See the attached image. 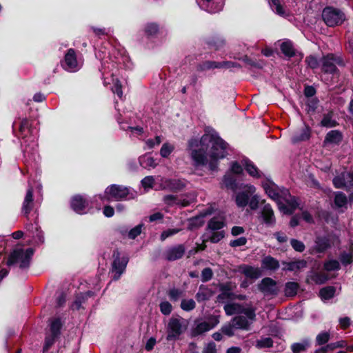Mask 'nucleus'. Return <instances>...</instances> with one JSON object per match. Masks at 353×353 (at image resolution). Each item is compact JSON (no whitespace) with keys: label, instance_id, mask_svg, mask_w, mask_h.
<instances>
[{"label":"nucleus","instance_id":"5","mask_svg":"<svg viewBox=\"0 0 353 353\" xmlns=\"http://www.w3.org/2000/svg\"><path fill=\"white\" fill-rule=\"evenodd\" d=\"M322 18L327 26L334 27L343 23L345 14L339 9L326 7L323 10Z\"/></svg>","mask_w":353,"mask_h":353},{"label":"nucleus","instance_id":"39","mask_svg":"<svg viewBox=\"0 0 353 353\" xmlns=\"http://www.w3.org/2000/svg\"><path fill=\"white\" fill-rule=\"evenodd\" d=\"M330 339V333L327 331L321 332L316 336V345H325Z\"/></svg>","mask_w":353,"mask_h":353},{"label":"nucleus","instance_id":"28","mask_svg":"<svg viewBox=\"0 0 353 353\" xmlns=\"http://www.w3.org/2000/svg\"><path fill=\"white\" fill-rule=\"evenodd\" d=\"M310 138V129L307 126H305L299 134L292 136V142L297 143L301 141H305Z\"/></svg>","mask_w":353,"mask_h":353},{"label":"nucleus","instance_id":"26","mask_svg":"<svg viewBox=\"0 0 353 353\" xmlns=\"http://www.w3.org/2000/svg\"><path fill=\"white\" fill-rule=\"evenodd\" d=\"M63 323L60 318L54 319L50 324V330L53 339H56L61 334Z\"/></svg>","mask_w":353,"mask_h":353},{"label":"nucleus","instance_id":"42","mask_svg":"<svg viewBox=\"0 0 353 353\" xmlns=\"http://www.w3.org/2000/svg\"><path fill=\"white\" fill-rule=\"evenodd\" d=\"M207 44L210 48L218 50L224 46L225 41L219 37H212L207 41Z\"/></svg>","mask_w":353,"mask_h":353},{"label":"nucleus","instance_id":"61","mask_svg":"<svg viewBox=\"0 0 353 353\" xmlns=\"http://www.w3.org/2000/svg\"><path fill=\"white\" fill-rule=\"evenodd\" d=\"M234 325H233V324L229 323L228 325H223L221 330L223 334L229 337H232L234 335Z\"/></svg>","mask_w":353,"mask_h":353},{"label":"nucleus","instance_id":"2","mask_svg":"<svg viewBox=\"0 0 353 353\" xmlns=\"http://www.w3.org/2000/svg\"><path fill=\"white\" fill-rule=\"evenodd\" d=\"M34 254L32 248L23 250L17 248L14 249L8 256L6 261L8 266H12L19 264V268L28 269L30 267V261Z\"/></svg>","mask_w":353,"mask_h":353},{"label":"nucleus","instance_id":"18","mask_svg":"<svg viewBox=\"0 0 353 353\" xmlns=\"http://www.w3.org/2000/svg\"><path fill=\"white\" fill-rule=\"evenodd\" d=\"M34 208V199H33V188L30 187L26 192L23 205H22V212L24 215L28 217V214L30 213L32 210Z\"/></svg>","mask_w":353,"mask_h":353},{"label":"nucleus","instance_id":"25","mask_svg":"<svg viewBox=\"0 0 353 353\" xmlns=\"http://www.w3.org/2000/svg\"><path fill=\"white\" fill-rule=\"evenodd\" d=\"M242 272L246 278L252 280H256L261 276V270L258 268H254L252 266H245L243 269Z\"/></svg>","mask_w":353,"mask_h":353},{"label":"nucleus","instance_id":"37","mask_svg":"<svg viewBox=\"0 0 353 353\" xmlns=\"http://www.w3.org/2000/svg\"><path fill=\"white\" fill-rule=\"evenodd\" d=\"M330 246V240L327 237H317L315 248L318 252H323Z\"/></svg>","mask_w":353,"mask_h":353},{"label":"nucleus","instance_id":"17","mask_svg":"<svg viewBox=\"0 0 353 353\" xmlns=\"http://www.w3.org/2000/svg\"><path fill=\"white\" fill-rule=\"evenodd\" d=\"M63 67L67 70H74L77 67V59L75 50L70 48L64 57Z\"/></svg>","mask_w":353,"mask_h":353},{"label":"nucleus","instance_id":"4","mask_svg":"<svg viewBox=\"0 0 353 353\" xmlns=\"http://www.w3.org/2000/svg\"><path fill=\"white\" fill-rule=\"evenodd\" d=\"M337 65H343L340 57L333 53H328L321 58V70L325 74H334L338 72Z\"/></svg>","mask_w":353,"mask_h":353},{"label":"nucleus","instance_id":"56","mask_svg":"<svg viewBox=\"0 0 353 353\" xmlns=\"http://www.w3.org/2000/svg\"><path fill=\"white\" fill-rule=\"evenodd\" d=\"M143 226L144 225L143 223H140L131 229L128 234V238L130 239H134L141 233Z\"/></svg>","mask_w":353,"mask_h":353},{"label":"nucleus","instance_id":"38","mask_svg":"<svg viewBox=\"0 0 353 353\" xmlns=\"http://www.w3.org/2000/svg\"><path fill=\"white\" fill-rule=\"evenodd\" d=\"M224 185L227 189H230L235 192L238 188V183L236 179L231 175H225L223 179Z\"/></svg>","mask_w":353,"mask_h":353},{"label":"nucleus","instance_id":"10","mask_svg":"<svg viewBox=\"0 0 353 353\" xmlns=\"http://www.w3.org/2000/svg\"><path fill=\"white\" fill-rule=\"evenodd\" d=\"M168 333L167 340H176L183 333L182 325L179 319L172 318L168 325Z\"/></svg>","mask_w":353,"mask_h":353},{"label":"nucleus","instance_id":"6","mask_svg":"<svg viewBox=\"0 0 353 353\" xmlns=\"http://www.w3.org/2000/svg\"><path fill=\"white\" fill-rule=\"evenodd\" d=\"M105 194L108 201L112 199L121 201L127 198L129 194V189L123 185L112 184L105 189Z\"/></svg>","mask_w":353,"mask_h":353},{"label":"nucleus","instance_id":"9","mask_svg":"<svg viewBox=\"0 0 353 353\" xmlns=\"http://www.w3.org/2000/svg\"><path fill=\"white\" fill-rule=\"evenodd\" d=\"M219 323V318L216 316H212L209 319V322L203 321L196 325V327L192 330V336H196L201 335L214 328Z\"/></svg>","mask_w":353,"mask_h":353},{"label":"nucleus","instance_id":"32","mask_svg":"<svg viewBox=\"0 0 353 353\" xmlns=\"http://www.w3.org/2000/svg\"><path fill=\"white\" fill-rule=\"evenodd\" d=\"M219 63L214 61H205L199 63L196 65V70L198 72H203L214 68H219Z\"/></svg>","mask_w":353,"mask_h":353},{"label":"nucleus","instance_id":"45","mask_svg":"<svg viewBox=\"0 0 353 353\" xmlns=\"http://www.w3.org/2000/svg\"><path fill=\"white\" fill-rule=\"evenodd\" d=\"M139 163L143 168L152 167L154 168L157 165L155 160L152 157L144 156L139 158Z\"/></svg>","mask_w":353,"mask_h":353},{"label":"nucleus","instance_id":"12","mask_svg":"<svg viewBox=\"0 0 353 353\" xmlns=\"http://www.w3.org/2000/svg\"><path fill=\"white\" fill-rule=\"evenodd\" d=\"M185 252L184 245L179 244L169 248L164 254V258L168 261H173L181 259Z\"/></svg>","mask_w":353,"mask_h":353},{"label":"nucleus","instance_id":"16","mask_svg":"<svg viewBox=\"0 0 353 353\" xmlns=\"http://www.w3.org/2000/svg\"><path fill=\"white\" fill-rule=\"evenodd\" d=\"M343 136L341 131L338 130H333L328 132L323 140V147L327 146L329 144L339 145L343 141Z\"/></svg>","mask_w":353,"mask_h":353},{"label":"nucleus","instance_id":"44","mask_svg":"<svg viewBox=\"0 0 353 353\" xmlns=\"http://www.w3.org/2000/svg\"><path fill=\"white\" fill-rule=\"evenodd\" d=\"M85 301V295H83V293L76 294L75 299L71 305V308L79 310L81 308V304Z\"/></svg>","mask_w":353,"mask_h":353},{"label":"nucleus","instance_id":"60","mask_svg":"<svg viewBox=\"0 0 353 353\" xmlns=\"http://www.w3.org/2000/svg\"><path fill=\"white\" fill-rule=\"evenodd\" d=\"M259 196L257 194H252L248 201V205L252 210H255L259 208Z\"/></svg>","mask_w":353,"mask_h":353},{"label":"nucleus","instance_id":"11","mask_svg":"<svg viewBox=\"0 0 353 353\" xmlns=\"http://www.w3.org/2000/svg\"><path fill=\"white\" fill-rule=\"evenodd\" d=\"M71 208L79 214H83L86 212L85 210L89 206V201L83 196L76 194L71 198Z\"/></svg>","mask_w":353,"mask_h":353},{"label":"nucleus","instance_id":"29","mask_svg":"<svg viewBox=\"0 0 353 353\" xmlns=\"http://www.w3.org/2000/svg\"><path fill=\"white\" fill-rule=\"evenodd\" d=\"M282 53L287 57L291 58L295 56L296 50L290 41H283L280 46Z\"/></svg>","mask_w":353,"mask_h":353},{"label":"nucleus","instance_id":"49","mask_svg":"<svg viewBox=\"0 0 353 353\" xmlns=\"http://www.w3.org/2000/svg\"><path fill=\"white\" fill-rule=\"evenodd\" d=\"M256 308L255 307H245V306L243 305L241 314H245L247 319H248L253 321L256 318Z\"/></svg>","mask_w":353,"mask_h":353},{"label":"nucleus","instance_id":"51","mask_svg":"<svg viewBox=\"0 0 353 353\" xmlns=\"http://www.w3.org/2000/svg\"><path fill=\"white\" fill-rule=\"evenodd\" d=\"M324 269L326 271H334L340 269V263L337 260H330L324 263Z\"/></svg>","mask_w":353,"mask_h":353},{"label":"nucleus","instance_id":"7","mask_svg":"<svg viewBox=\"0 0 353 353\" xmlns=\"http://www.w3.org/2000/svg\"><path fill=\"white\" fill-rule=\"evenodd\" d=\"M259 219L261 223L268 227H273L275 225L276 219L270 204H264L261 208Z\"/></svg>","mask_w":353,"mask_h":353},{"label":"nucleus","instance_id":"54","mask_svg":"<svg viewBox=\"0 0 353 353\" xmlns=\"http://www.w3.org/2000/svg\"><path fill=\"white\" fill-rule=\"evenodd\" d=\"M200 290L196 294V299L198 302H203L209 300L211 296L210 292H205L204 290L208 288H199Z\"/></svg>","mask_w":353,"mask_h":353},{"label":"nucleus","instance_id":"36","mask_svg":"<svg viewBox=\"0 0 353 353\" xmlns=\"http://www.w3.org/2000/svg\"><path fill=\"white\" fill-rule=\"evenodd\" d=\"M310 346V343L307 340H303L301 343H294L291 345L292 353H301L305 352Z\"/></svg>","mask_w":353,"mask_h":353},{"label":"nucleus","instance_id":"59","mask_svg":"<svg viewBox=\"0 0 353 353\" xmlns=\"http://www.w3.org/2000/svg\"><path fill=\"white\" fill-rule=\"evenodd\" d=\"M339 259L343 265H347L352 262V254L351 253L343 252L341 254Z\"/></svg>","mask_w":353,"mask_h":353},{"label":"nucleus","instance_id":"3","mask_svg":"<svg viewBox=\"0 0 353 353\" xmlns=\"http://www.w3.org/2000/svg\"><path fill=\"white\" fill-rule=\"evenodd\" d=\"M112 258L113 261L111 268L113 274L112 278L114 280H118L125 270L129 262V257L127 254H122L119 249H115L112 252Z\"/></svg>","mask_w":353,"mask_h":353},{"label":"nucleus","instance_id":"15","mask_svg":"<svg viewBox=\"0 0 353 353\" xmlns=\"http://www.w3.org/2000/svg\"><path fill=\"white\" fill-rule=\"evenodd\" d=\"M328 279V275L323 272H310L307 276L308 285H322Z\"/></svg>","mask_w":353,"mask_h":353},{"label":"nucleus","instance_id":"43","mask_svg":"<svg viewBox=\"0 0 353 353\" xmlns=\"http://www.w3.org/2000/svg\"><path fill=\"white\" fill-rule=\"evenodd\" d=\"M336 292V288H320L319 296L323 301L332 299Z\"/></svg>","mask_w":353,"mask_h":353},{"label":"nucleus","instance_id":"19","mask_svg":"<svg viewBox=\"0 0 353 353\" xmlns=\"http://www.w3.org/2000/svg\"><path fill=\"white\" fill-rule=\"evenodd\" d=\"M190 155L196 166L206 165L208 164L206 152L203 149L192 150Z\"/></svg>","mask_w":353,"mask_h":353},{"label":"nucleus","instance_id":"35","mask_svg":"<svg viewBox=\"0 0 353 353\" xmlns=\"http://www.w3.org/2000/svg\"><path fill=\"white\" fill-rule=\"evenodd\" d=\"M263 188L268 195L274 201H278L280 195L277 187L274 184L265 183L263 185Z\"/></svg>","mask_w":353,"mask_h":353},{"label":"nucleus","instance_id":"8","mask_svg":"<svg viewBox=\"0 0 353 353\" xmlns=\"http://www.w3.org/2000/svg\"><path fill=\"white\" fill-rule=\"evenodd\" d=\"M256 188L251 185H245L243 190L236 194L235 202L238 207L245 208L248 204L250 196L255 192Z\"/></svg>","mask_w":353,"mask_h":353},{"label":"nucleus","instance_id":"1","mask_svg":"<svg viewBox=\"0 0 353 353\" xmlns=\"http://www.w3.org/2000/svg\"><path fill=\"white\" fill-rule=\"evenodd\" d=\"M200 143L203 147H210V160L208 163V166L210 170L212 171L216 170L219 160L225 158L228 154V143L216 133L204 134L200 139Z\"/></svg>","mask_w":353,"mask_h":353},{"label":"nucleus","instance_id":"13","mask_svg":"<svg viewBox=\"0 0 353 353\" xmlns=\"http://www.w3.org/2000/svg\"><path fill=\"white\" fill-rule=\"evenodd\" d=\"M186 181L179 179H168L163 182V189L177 192L183 190L186 186Z\"/></svg>","mask_w":353,"mask_h":353},{"label":"nucleus","instance_id":"40","mask_svg":"<svg viewBox=\"0 0 353 353\" xmlns=\"http://www.w3.org/2000/svg\"><path fill=\"white\" fill-rule=\"evenodd\" d=\"M269 5L272 10L280 16H284L285 11L283 6L281 4L279 0H268Z\"/></svg>","mask_w":353,"mask_h":353},{"label":"nucleus","instance_id":"27","mask_svg":"<svg viewBox=\"0 0 353 353\" xmlns=\"http://www.w3.org/2000/svg\"><path fill=\"white\" fill-rule=\"evenodd\" d=\"M334 203L336 208L347 209V198L342 192H336L335 193Z\"/></svg>","mask_w":353,"mask_h":353},{"label":"nucleus","instance_id":"21","mask_svg":"<svg viewBox=\"0 0 353 353\" xmlns=\"http://www.w3.org/2000/svg\"><path fill=\"white\" fill-rule=\"evenodd\" d=\"M211 212L206 210L204 212L201 213L199 216H194L188 220V229L189 230H193L201 228L204 224L203 218L210 214Z\"/></svg>","mask_w":353,"mask_h":353},{"label":"nucleus","instance_id":"64","mask_svg":"<svg viewBox=\"0 0 353 353\" xmlns=\"http://www.w3.org/2000/svg\"><path fill=\"white\" fill-rule=\"evenodd\" d=\"M279 209L285 214H292L294 212V205L290 207L281 202H278Z\"/></svg>","mask_w":353,"mask_h":353},{"label":"nucleus","instance_id":"30","mask_svg":"<svg viewBox=\"0 0 353 353\" xmlns=\"http://www.w3.org/2000/svg\"><path fill=\"white\" fill-rule=\"evenodd\" d=\"M225 226V222L219 217H212L208 223L207 230L210 231L219 230Z\"/></svg>","mask_w":353,"mask_h":353},{"label":"nucleus","instance_id":"20","mask_svg":"<svg viewBox=\"0 0 353 353\" xmlns=\"http://www.w3.org/2000/svg\"><path fill=\"white\" fill-rule=\"evenodd\" d=\"M307 261L304 259H299L290 262L283 261V270L285 271L296 272L307 267Z\"/></svg>","mask_w":353,"mask_h":353},{"label":"nucleus","instance_id":"48","mask_svg":"<svg viewBox=\"0 0 353 353\" xmlns=\"http://www.w3.org/2000/svg\"><path fill=\"white\" fill-rule=\"evenodd\" d=\"M256 346L260 349L272 347L273 346V340L270 337L263 338L256 341Z\"/></svg>","mask_w":353,"mask_h":353},{"label":"nucleus","instance_id":"62","mask_svg":"<svg viewBox=\"0 0 353 353\" xmlns=\"http://www.w3.org/2000/svg\"><path fill=\"white\" fill-rule=\"evenodd\" d=\"M213 272L211 268H205L202 270L201 279L203 282L208 281L212 278Z\"/></svg>","mask_w":353,"mask_h":353},{"label":"nucleus","instance_id":"50","mask_svg":"<svg viewBox=\"0 0 353 353\" xmlns=\"http://www.w3.org/2000/svg\"><path fill=\"white\" fill-rule=\"evenodd\" d=\"M159 25L155 23H150L145 26V34L150 36H154L159 32Z\"/></svg>","mask_w":353,"mask_h":353},{"label":"nucleus","instance_id":"58","mask_svg":"<svg viewBox=\"0 0 353 353\" xmlns=\"http://www.w3.org/2000/svg\"><path fill=\"white\" fill-rule=\"evenodd\" d=\"M188 198H185L182 199H178L176 202V205L182 206V207H186L190 205L192 203H193L195 200V196L193 194H190V196H188Z\"/></svg>","mask_w":353,"mask_h":353},{"label":"nucleus","instance_id":"41","mask_svg":"<svg viewBox=\"0 0 353 353\" xmlns=\"http://www.w3.org/2000/svg\"><path fill=\"white\" fill-rule=\"evenodd\" d=\"M305 62L307 66L312 70L319 68L321 66V59L314 55L310 54L305 57Z\"/></svg>","mask_w":353,"mask_h":353},{"label":"nucleus","instance_id":"47","mask_svg":"<svg viewBox=\"0 0 353 353\" xmlns=\"http://www.w3.org/2000/svg\"><path fill=\"white\" fill-rule=\"evenodd\" d=\"M196 307L195 301L190 299H183L181 303V307L183 310L190 312L193 310Z\"/></svg>","mask_w":353,"mask_h":353},{"label":"nucleus","instance_id":"57","mask_svg":"<svg viewBox=\"0 0 353 353\" xmlns=\"http://www.w3.org/2000/svg\"><path fill=\"white\" fill-rule=\"evenodd\" d=\"M290 244L293 249L299 252H303L305 249L304 243L302 241L295 239H292L290 240Z\"/></svg>","mask_w":353,"mask_h":353},{"label":"nucleus","instance_id":"22","mask_svg":"<svg viewBox=\"0 0 353 353\" xmlns=\"http://www.w3.org/2000/svg\"><path fill=\"white\" fill-rule=\"evenodd\" d=\"M261 268L264 270L275 271L279 268V262L270 255L265 256L261 260Z\"/></svg>","mask_w":353,"mask_h":353},{"label":"nucleus","instance_id":"46","mask_svg":"<svg viewBox=\"0 0 353 353\" xmlns=\"http://www.w3.org/2000/svg\"><path fill=\"white\" fill-rule=\"evenodd\" d=\"M212 233L210 236L208 237L207 239L209 240L210 242L213 243H216L219 242L225 236V232L223 230L221 231H212ZM203 241H206V240H204Z\"/></svg>","mask_w":353,"mask_h":353},{"label":"nucleus","instance_id":"63","mask_svg":"<svg viewBox=\"0 0 353 353\" xmlns=\"http://www.w3.org/2000/svg\"><path fill=\"white\" fill-rule=\"evenodd\" d=\"M112 91L114 93V94H117V96L121 99L122 97H123V92H122V85H121V83L120 82L119 80H117L112 88Z\"/></svg>","mask_w":353,"mask_h":353},{"label":"nucleus","instance_id":"55","mask_svg":"<svg viewBox=\"0 0 353 353\" xmlns=\"http://www.w3.org/2000/svg\"><path fill=\"white\" fill-rule=\"evenodd\" d=\"M174 149V148L172 145L165 143L161 148L160 154L162 157L166 158L171 154Z\"/></svg>","mask_w":353,"mask_h":353},{"label":"nucleus","instance_id":"33","mask_svg":"<svg viewBox=\"0 0 353 353\" xmlns=\"http://www.w3.org/2000/svg\"><path fill=\"white\" fill-rule=\"evenodd\" d=\"M243 164L245 167V170L250 176L256 178H259L261 176L258 168L254 165V163L251 161H250L249 159H245L243 161Z\"/></svg>","mask_w":353,"mask_h":353},{"label":"nucleus","instance_id":"52","mask_svg":"<svg viewBox=\"0 0 353 353\" xmlns=\"http://www.w3.org/2000/svg\"><path fill=\"white\" fill-rule=\"evenodd\" d=\"M183 290H181L179 288H170L168 294L170 301H177L179 298L183 295Z\"/></svg>","mask_w":353,"mask_h":353},{"label":"nucleus","instance_id":"24","mask_svg":"<svg viewBox=\"0 0 353 353\" xmlns=\"http://www.w3.org/2000/svg\"><path fill=\"white\" fill-rule=\"evenodd\" d=\"M232 322L236 328L245 330H248L250 328V323H249L247 318L244 316H236L232 319Z\"/></svg>","mask_w":353,"mask_h":353},{"label":"nucleus","instance_id":"53","mask_svg":"<svg viewBox=\"0 0 353 353\" xmlns=\"http://www.w3.org/2000/svg\"><path fill=\"white\" fill-rule=\"evenodd\" d=\"M159 308L161 312L165 316L170 314L172 311V305L167 301L161 302Z\"/></svg>","mask_w":353,"mask_h":353},{"label":"nucleus","instance_id":"34","mask_svg":"<svg viewBox=\"0 0 353 353\" xmlns=\"http://www.w3.org/2000/svg\"><path fill=\"white\" fill-rule=\"evenodd\" d=\"M242 307L243 305L239 303H227L223 309L227 315L232 316L235 314H241Z\"/></svg>","mask_w":353,"mask_h":353},{"label":"nucleus","instance_id":"31","mask_svg":"<svg viewBox=\"0 0 353 353\" xmlns=\"http://www.w3.org/2000/svg\"><path fill=\"white\" fill-rule=\"evenodd\" d=\"M334 114L332 112H329L324 114L323 119L321 121V125L325 128H333L338 125L336 121L333 118Z\"/></svg>","mask_w":353,"mask_h":353},{"label":"nucleus","instance_id":"14","mask_svg":"<svg viewBox=\"0 0 353 353\" xmlns=\"http://www.w3.org/2000/svg\"><path fill=\"white\" fill-rule=\"evenodd\" d=\"M222 292L217 296L216 300L219 303H225L228 301H234L235 299L244 300L245 296L239 294L236 295L232 292L234 288H221Z\"/></svg>","mask_w":353,"mask_h":353},{"label":"nucleus","instance_id":"23","mask_svg":"<svg viewBox=\"0 0 353 353\" xmlns=\"http://www.w3.org/2000/svg\"><path fill=\"white\" fill-rule=\"evenodd\" d=\"M68 293L69 288H61L57 291L55 294L57 307H62L65 305Z\"/></svg>","mask_w":353,"mask_h":353}]
</instances>
